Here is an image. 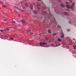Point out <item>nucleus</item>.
Masks as SVG:
<instances>
[{
    "mask_svg": "<svg viewBox=\"0 0 76 76\" xmlns=\"http://www.w3.org/2000/svg\"><path fill=\"white\" fill-rule=\"evenodd\" d=\"M69 2H66V7L67 9H73V6H74V4H72L71 5H68L67 4H68Z\"/></svg>",
    "mask_w": 76,
    "mask_h": 76,
    "instance_id": "obj_1",
    "label": "nucleus"
},
{
    "mask_svg": "<svg viewBox=\"0 0 76 76\" xmlns=\"http://www.w3.org/2000/svg\"><path fill=\"white\" fill-rule=\"evenodd\" d=\"M46 44H47V43H45V42H41L40 43H39V45H46Z\"/></svg>",
    "mask_w": 76,
    "mask_h": 76,
    "instance_id": "obj_2",
    "label": "nucleus"
},
{
    "mask_svg": "<svg viewBox=\"0 0 76 76\" xmlns=\"http://www.w3.org/2000/svg\"><path fill=\"white\" fill-rule=\"evenodd\" d=\"M30 10H33V6H32V5H30Z\"/></svg>",
    "mask_w": 76,
    "mask_h": 76,
    "instance_id": "obj_3",
    "label": "nucleus"
},
{
    "mask_svg": "<svg viewBox=\"0 0 76 76\" xmlns=\"http://www.w3.org/2000/svg\"><path fill=\"white\" fill-rule=\"evenodd\" d=\"M42 15H46V14H47V12L45 11L42 12Z\"/></svg>",
    "mask_w": 76,
    "mask_h": 76,
    "instance_id": "obj_4",
    "label": "nucleus"
},
{
    "mask_svg": "<svg viewBox=\"0 0 76 76\" xmlns=\"http://www.w3.org/2000/svg\"><path fill=\"white\" fill-rule=\"evenodd\" d=\"M22 23L23 24H26V23L25 22V21L23 20H21Z\"/></svg>",
    "mask_w": 76,
    "mask_h": 76,
    "instance_id": "obj_5",
    "label": "nucleus"
},
{
    "mask_svg": "<svg viewBox=\"0 0 76 76\" xmlns=\"http://www.w3.org/2000/svg\"><path fill=\"white\" fill-rule=\"evenodd\" d=\"M5 31H7V33L9 32V28H7L5 29Z\"/></svg>",
    "mask_w": 76,
    "mask_h": 76,
    "instance_id": "obj_6",
    "label": "nucleus"
},
{
    "mask_svg": "<svg viewBox=\"0 0 76 76\" xmlns=\"http://www.w3.org/2000/svg\"><path fill=\"white\" fill-rule=\"evenodd\" d=\"M65 15H69V13L67 12H64Z\"/></svg>",
    "mask_w": 76,
    "mask_h": 76,
    "instance_id": "obj_7",
    "label": "nucleus"
},
{
    "mask_svg": "<svg viewBox=\"0 0 76 76\" xmlns=\"http://www.w3.org/2000/svg\"><path fill=\"white\" fill-rule=\"evenodd\" d=\"M61 5L62 7H65V6H64V5L61 4Z\"/></svg>",
    "mask_w": 76,
    "mask_h": 76,
    "instance_id": "obj_8",
    "label": "nucleus"
},
{
    "mask_svg": "<svg viewBox=\"0 0 76 76\" xmlns=\"http://www.w3.org/2000/svg\"><path fill=\"white\" fill-rule=\"evenodd\" d=\"M64 37V34H62L61 35V38H63V37Z\"/></svg>",
    "mask_w": 76,
    "mask_h": 76,
    "instance_id": "obj_9",
    "label": "nucleus"
},
{
    "mask_svg": "<svg viewBox=\"0 0 76 76\" xmlns=\"http://www.w3.org/2000/svg\"><path fill=\"white\" fill-rule=\"evenodd\" d=\"M58 41H59L60 42H61V39L60 38L58 39Z\"/></svg>",
    "mask_w": 76,
    "mask_h": 76,
    "instance_id": "obj_10",
    "label": "nucleus"
},
{
    "mask_svg": "<svg viewBox=\"0 0 76 76\" xmlns=\"http://www.w3.org/2000/svg\"><path fill=\"white\" fill-rule=\"evenodd\" d=\"M33 13H34V14H37V12L35 11V10H34L33 12Z\"/></svg>",
    "mask_w": 76,
    "mask_h": 76,
    "instance_id": "obj_11",
    "label": "nucleus"
},
{
    "mask_svg": "<svg viewBox=\"0 0 76 76\" xmlns=\"http://www.w3.org/2000/svg\"><path fill=\"white\" fill-rule=\"evenodd\" d=\"M48 32L49 34H51V31H50V30H48Z\"/></svg>",
    "mask_w": 76,
    "mask_h": 76,
    "instance_id": "obj_12",
    "label": "nucleus"
},
{
    "mask_svg": "<svg viewBox=\"0 0 76 76\" xmlns=\"http://www.w3.org/2000/svg\"><path fill=\"white\" fill-rule=\"evenodd\" d=\"M15 21H12V22H11V23H15Z\"/></svg>",
    "mask_w": 76,
    "mask_h": 76,
    "instance_id": "obj_13",
    "label": "nucleus"
},
{
    "mask_svg": "<svg viewBox=\"0 0 76 76\" xmlns=\"http://www.w3.org/2000/svg\"><path fill=\"white\" fill-rule=\"evenodd\" d=\"M25 5L26 7H28V5L27 4H25Z\"/></svg>",
    "mask_w": 76,
    "mask_h": 76,
    "instance_id": "obj_14",
    "label": "nucleus"
},
{
    "mask_svg": "<svg viewBox=\"0 0 76 76\" xmlns=\"http://www.w3.org/2000/svg\"><path fill=\"white\" fill-rule=\"evenodd\" d=\"M57 35V34L55 33V34H53V36L54 37V35Z\"/></svg>",
    "mask_w": 76,
    "mask_h": 76,
    "instance_id": "obj_15",
    "label": "nucleus"
},
{
    "mask_svg": "<svg viewBox=\"0 0 76 76\" xmlns=\"http://www.w3.org/2000/svg\"><path fill=\"white\" fill-rule=\"evenodd\" d=\"M19 10H20V12H24V11L23 10H22L20 9H19Z\"/></svg>",
    "mask_w": 76,
    "mask_h": 76,
    "instance_id": "obj_16",
    "label": "nucleus"
},
{
    "mask_svg": "<svg viewBox=\"0 0 76 76\" xmlns=\"http://www.w3.org/2000/svg\"><path fill=\"white\" fill-rule=\"evenodd\" d=\"M0 31H1V32H3L4 31V30L1 29L0 30Z\"/></svg>",
    "mask_w": 76,
    "mask_h": 76,
    "instance_id": "obj_17",
    "label": "nucleus"
},
{
    "mask_svg": "<svg viewBox=\"0 0 76 76\" xmlns=\"http://www.w3.org/2000/svg\"><path fill=\"white\" fill-rule=\"evenodd\" d=\"M2 6L3 7H6V6L4 5H2Z\"/></svg>",
    "mask_w": 76,
    "mask_h": 76,
    "instance_id": "obj_18",
    "label": "nucleus"
},
{
    "mask_svg": "<svg viewBox=\"0 0 76 76\" xmlns=\"http://www.w3.org/2000/svg\"><path fill=\"white\" fill-rule=\"evenodd\" d=\"M17 28V27H15L14 28V30H16Z\"/></svg>",
    "mask_w": 76,
    "mask_h": 76,
    "instance_id": "obj_19",
    "label": "nucleus"
},
{
    "mask_svg": "<svg viewBox=\"0 0 76 76\" xmlns=\"http://www.w3.org/2000/svg\"><path fill=\"white\" fill-rule=\"evenodd\" d=\"M45 39H46L47 41H48V38H47V37H45Z\"/></svg>",
    "mask_w": 76,
    "mask_h": 76,
    "instance_id": "obj_20",
    "label": "nucleus"
},
{
    "mask_svg": "<svg viewBox=\"0 0 76 76\" xmlns=\"http://www.w3.org/2000/svg\"><path fill=\"white\" fill-rule=\"evenodd\" d=\"M11 39H12V40H13V37H11Z\"/></svg>",
    "mask_w": 76,
    "mask_h": 76,
    "instance_id": "obj_21",
    "label": "nucleus"
},
{
    "mask_svg": "<svg viewBox=\"0 0 76 76\" xmlns=\"http://www.w3.org/2000/svg\"><path fill=\"white\" fill-rule=\"evenodd\" d=\"M14 7L15 8V9H18V7H17L16 6H15Z\"/></svg>",
    "mask_w": 76,
    "mask_h": 76,
    "instance_id": "obj_22",
    "label": "nucleus"
},
{
    "mask_svg": "<svg viewBox=\"0 0 76 76\" xmlns=\"http://www.w3.org/2000/svg\"><path fill=\"white\" fill-rule=\"evenodd\" d=\"M73 46L74 47V49H76V47L74 46Z\"/></svg>",
    "mask_w": 76,
    "mask_h": 76,
    "instance_id": "obj_23",
    "label": "nucleus"
},
{
    "mask_svg": "<svg viewBox=\"0 0 76 76\" xmlns=\"http://www.w3.org/2000/svg\"><path fill=\"white\" fill-rule=\"evenodd\" d=\"M58 28H60V26H59V25H58Z\"/></svg>",
    "mask_w": 76,
    "mask_h": 76,
    "instance_id": "obj_24",
    "label": "nucleus"
},
{
    "mask_svg": "<svg viewBox=\"0 0 76 76\" xmlns=\"http://www.w3.org/2000/svg\"><path fill=\"white\" fill-rule=\"evenodd\" d=\"M28 31L29 32H31V30H28Z\"/></svg>",
    "mask_w": 76,
    "mask_h": 76,
    "instance_id": "obj_25",
    "label": "nucleus"
},
{
    "mask_svg": "<svg viewBox=\"0 0 76 76\" xmlns=\"http://www.w3.org/2000/svg\"><path fill=\"white\" fill-rule=\"evenodd\" d=\"M69 1H70L71 2H72V0H69Z\"/></svg>",
    "mask_w": 76,
    "mask_h": 76,
    "instance_id": "obj_26",
    "label": "nucleus"
},
{
    "mask_svg": "<svg viewBox=\"0 0 76 76\" xmlns=\"http://www.w3.org/2000/svg\"><path fill=\"white\" fill-rule=\"evenodd\" d=\"M4 21H5V22H6V19H5L4 20Z\"/></svg>",
    "mask_w": 76,
    "mask_h": 76,
    "instance_id": "obj_27",
    "label": "nucleus"
},
{
    "mask_svg": "<svg viewBox=\"0 0 76 76\" xmlns=\"http://www.w3.org/2000/svg\"><path fill=\"white\" fill-rule=\"evenodd\" d=\"M51 45H54V44H51Z\"/></svg>",
    "mask_w": 76,
    "mask_h": 76,
    "instance_id": "obj_28",
    "label": "nucleus"
},
{
    "mask_svg": "<svg viewBox=\"0 0 76 76\" xmlns=\"http://www.w3.org/2000/svg\"><path fill=\"white\" fill-rule=\"evenodd\" d=\"M56 43H57V42H55V44H56Z\"/></svg>",
    "mask_w": 76,
    "mask_h": 76,
    "instance_id": "obj_29",
    "label": "nucleus"
},
{
    "mask_svg": "<svg viewBox=\"0 0 76 76\" xmlns=\"http://www.w3.org/2000/svg\"><path fill=\"white\" fill-rule=\"evenodd\" d=\"M67 10L68 11H69V10Z\"/></svg>",
    "mask_w": 76,
    "mask_h": 76,
    "instance_id": "obj_30",
    "label": "nucleus"
},
{
    "mask_svg": "<svg viewBox=\"0 0 76 76\" xmlns=\"http://www.w3.org/2000/svg\"><path fill=\"white\" fill-rule=\"evenodd\" d=\"M38 1H40L41 0H37Z\"/></svg>",
    "mask_w": 76,
    "mask_h": 76,
    "instance_id": "obj_31",
    "label": "nucleus"
},
{
    "mask_svg": "<svg viewBox=\"0 0 76 76\" xmlns=\"http://www.w3.org/2000/svg\"><path fill=\"white\" fill-rule=\"evenodd\" d=\"M3 35H1V37H3Z\"/></svg>",
    "mask_w": 76,
    "mask_h": 76,
    "instance_id": "obj_32",
    "label": "nucleus"
},
{
    "mask_svg": "<svg viewBox=\"0 0 76 76\" xmlns=\"http://www.w3.org/2000/svg\"><path fill=\"white\" fill-rule=\"evenodd\" d=\"M19 16H20V15H19Z\"/></svg>",
    "mask_w": 76,
    "mask_h": 76,
    "instance_id": "obj_33",
    "label": "nucleus"
},
{
    "mask_svg": "<svg viewBox=\"0 0 76 76\" xmlns=\"http://www.w3.org/2000/svg\"><path fill=\"white\" fill-rule=\"evenodd\" d=\"M30 34H33V33H31Z\"/></svg>",
    "mask_w": 76,
    "mask_h": 76,
    "instance_id": "obj_34",
    "label": "nucleus"
},
{
    "mask_svg": "<svg viewBox=\"0 0 76 76\" xmlns=\"http://www.w3.org/2000/svg\"><path fill=\"white\" fill-rule=\"evenodd\" d=\"M1 3L2 4H3L2 3Z\"/></svg>",
    "mask_w": 76,
    "mask_h": 76,
    "instance_id": "obj_35",
    "label": "nucleus"
},
{
    "mask_svg": "<svg viewBox=\"0 0 76 76\" xmlns=\"http://www.w3.org/2000/svg\"><path fill=\"white\" fill-rule=\"evenodd\" d=\"M5 37H7V36H6Z\"/></svg>",
    "mask_w": 76,
    "mask_h": 76,
    "instance_id": "obj_36",
    "label": "nucleus"
}]
</instances>
